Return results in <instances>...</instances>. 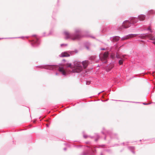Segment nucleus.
Here are the masks:
<instances>
[{
	"label": "nucleus",
	"instance_id": "6e6552de",
	"mask_svg": "<svg viewBox=\"0 0 155 155\" xmlns=\"http://www.w3.org/2000/svg\"><path fill=\"white\" fill-rule=\"evenodd\" d=\"M59 70L60 72H61L63 75H65L66 74V72L63 68L60 67Z\"/></svg>",
	"mask_w": 155,
	"mask_h": 155
},
{
	"label": "nucleus",
	"instance_id": "20e7f679",
	"mask_svg": "<svg viewBox=\"0 0 155 155\" xmlns=\"http://www.w3.org/2000/svg\"><path fill=\"white\" fill-rule=\"evenodd\" d=\"M137 36V35L136 34H130L127 36L126 37L122 39L123 40H124L129 38H130L135 37H136Z\"/></svg>",
	"mask_w": 155,
	"mask_h": 155
},
{
	"label": "nucleus",
	"instance_id": "1a4fd4ad",
	"mask_svg": "<svg viewBox=\"0 0 155 155\" xmlns=\"http://www.w3.org/2000/svg\"><path fill=\"white\" fill-rule=\"evenodd\" d=\"M88 64V61H83L82 62V64L84 68H86Z\"/></svg>",
	"mask_w": 155,
	"mask_h": 155
},
{
	"label": "nucleus",
	"instance_id": "f8f14e48",
	"mask_svg": "<svg viewBox=\"0 0 155 155\" xmlns=\"http://www.w3.org/2000/svg\"><path fill=\"white\" fill-rule=\"evenodd\" d=\"M56 68V66L55 65H49L48 66V69H53Z\"/></svg>",
	"mask_w": 155,
	"mask_h": 155
},
{
	"label": "nucleus",
	"instance_id": "423d86ee",
	"mask_svg": "<svg viewBox=\"0 0 155 155\" xmlns=\"http://www.w3.org/2000/svg\"><path fill=\"white\" fill-rule=\"evenodd\" d=\"M81 36L80 34H77L72 37V39L73 40H76L79 39L81 38Z\"/></svg>",
	"mask_w": 155,
	"mask_h": 155
},
{
	"label": "nucleus",
	"instance_id": "5701e85b",
	"mask_svg": "<svg viewBox=\"0 0 155 155\" xmlns=\"http://www.w3.org/2000/svg\"><path fill=\"white\" fill-rule=\"evenodd\" d=\"M111 57H112V58H113V56L112 55H111Z\"/></svg>",
	"mask_w": 155,
	"mask_h": 155
},
{
	"label": "nucleus",
	"instance_id": "ddd939ff",
	"mask_svg": "<svg viewBox=\"0 0 155 155\" xmlns=\"http://www.w3.org/2000/svg\"><path fill=\"white\" fill-rule=\"evenodd\" d=\"M65 34L67 38H70L71 36L70 34L68 32H65Z\"/></svg>",
	"mask_w": 155,
	"mask_h": 155
},
{
	"label": "nucleus",
	"instance_id": "9b49d317",
	"mask_svg": "<svg viewBox=\"0 0 155 155\" xmlns=\"http://www.w3.org/2000/svg\"><path fill=\"white\" fill-rule=\"evenodd\" d=\"M120 37L118 36H116L114 37L113 39V41L114 42H116L118 41L120 39Z\"/></svg>",
	"mask_w": 155,
	"mask_h": 155
},
{
	"label": "nucleus",
	"instance_id": "9d476101",
	"mask_svg": "<svg viewBox=\"0 0 155 155\" xmlns=\"http://www.w3.org/2000/svg\"><path fill=\"white\" fill-rule=\"evenodd\" d=\"M69 56V54L66 52L62 53L61 54V56L62 57H67Z\"/></svg>",
	"mask_w": 155,
	"mask_h": 155
},
{
	"label": "nucleus",
	"instance_id": "dca6fc26",
	"mask_svg": "<svg viewBox=\"0 0 155 155\" xmlns=\"http://www.w3.org/2000/svg\"><path fill=\"white\" fill-rule=\"evenodd\" d=\"M66 65L68 67H70L71 68H72L71 64H66Z\"/></svg>",
	"mask_w": 155,
	"mask_h": 155
},
{
	"label": "nucleus",
	"instance_id": "4468645a",
	"mask_svg": "<svg viewBox=\"0 0 155 155\" xmlns=\"http://www.w3.org/2000/svg\"><path fill=\"white\" fill-rule=\"evenodd\" d=\"M147 37V35H144V34H143V35H141L140 36V37L142 38H144Z\"/></svg>",
	"mask_w": 155,
	"mask_h": 155
},
{
	"label": "nucleus",
	"instance_id": "7ed1b4c3",
	"mask_svg": "<svg viewBox=\"0 0 155 155\" xmlns=\"http://www.w3.org/2000/svg\"><path fill=\"white\" fill-rule=\"evenodd\" d=\"M108 55L109 53L108 52H104V54L100 57L101 60L102 61H106L108 56Z\"/></svg>",
	"mask_w": 155,
	"mask_h": 155
},
{
	"label": "nucleus",
	"instance_id": "f3484780",
	"mask_svg": "<svg viewBox=\"0 0 155 155\" xmlns=\"http://www.w3.org/2000/svg\"><path fill=\"white\" fill-rule=\"evenodd\" d=\"M147 30H150V32H152V31L151 30V29L150 28V27H148V28L147 29Z\"/></svg>",
	"mask_w": 155,
	"mask_h": 155
},
{
	"label": "nucleus",
	"instance_id": "0eeeda50",
	"mask_svg": "<svg viewBox=\"0 0 155 155\" xmlns=\"http://www.w3.org/2000/svg\"><path fill=\"white\" fill-rule=\"evenodd\" d=\"M147 37L149 38L151 40H155V36L151 34H147Z\"/></svg>",
	"mask_w": 155,
	"mask_h": 155
},
{
	"label": "nucleus",
	"instance_id": "f03ea898",
	"mask_svg": "<svg viewBox=\"0 0 155 155\" xmlns=\"http://www.w3.org/2000/svg\"><path fill=\"white\" fill-rule=\"evenodd\" d=\"M75 66L73 70L74 72H79L83 69V68L81 64L79 62H76L74 64Z\"/></svg>",
	"mask_w": 155,
	"mask_h": 155
},
{
	"label": "nucleus",
	"instance_id": "a211bd4d",
	"mask_svg": "<svg viewBox=\"0 0 155 155\" xmlns=\"http://www.w3.org/2000/svg\"><path fill=\"white\" fill-rule=\"evenodd\" d=\"M146 84H147V85L145 86H147V87H150V84H149L147 82Z\"/></svg>",
	"mask_w": 155,
	"mask_h": 155
},
{
	"label": "nucleus",
	"instance_id": "aec40b11",
	"mask_svg": "<svg viewBox=\"0 0 155 155\" xmlns=\"http://www.w3.org/2000/svg\"><path fill=\"white\" fill-rule=\"evenodd\" d=\"M116 57L117 58H119V55L118 54H117L116 55Z\"/></svg>",
	"mask_w": 155,
	"mask_h": 155
},
{
	"label": "nucleus",
	"instance_id": "4be33fe9",
	"mask_svg": "<svg viewBox=\"0 0 155 155\" xmlns=\"http://www.w3.org/2000/svg\"><path fill=\"white\" fill-rule=\"evenodd\" d=\"M101 50H104L105 49L104 48H103V49H101Z\"/></svg>",
	"mask_w": 155,
	"mask_h": 155
},
{
	"label": "nucleus",
	"instance_id": "39448f33",
	"mask_svg": "<svg viewBox=\"0 0 155 155\" xmlns=\"http://www.w3.org/2000/svg\"><path fill=\"white\" fill-rule=\"evenodd\" d=\"M145 18L146 16L143 15H140L138 17V18L141 21L145 20Z\"/></svg>",
	"mask_w": 155,
	"mask_h": 155
},
{
	"label": "nucleus",
	"instance_id": "6ab92c4d",
	"mask_svg": "<svg viewBox=\"0 0 155 155\" xmlns=\"http://www.w3.org/2000/svg\"><path fill=\"white\" fill-rule=\"evenodd\" d=\"M90 83V81H87L86 83L87 84H89Z\"/></svg>",
	"mask_w": 155,
	"mask_h": 155
},
{
	"label": "nucleus",
	"instance_id": "f257e3e1",
	"mask_svg": "<svg viewBox=\"0 0 155 155\" xmlns=\"http://www.w3.org/2000/svg\"><path fill=\"white\" fill-rule=\"evenodd\" d=\"M135 18H132L130 20V22L129 21H125L123 22L122 25L118 28V29L121 31L124 28H128L130 26L131 23H134L137 22V21H135Z\"/></svg>",
	"mask_w": 155,
	"mask_h": 155
},
{
	"label": "nucleus",
	"instance_id": "412c9836",
	"mask_svg": "<svg viewBox=\"0 0 155 155\" xmlns=\"http://www.w3.org/2000/svg\"><path fill=\"white\" fill-rule=\"evenodd\" d=\"M153 43L155 45V41H154Z\"/></svg>",
	"mask_w": 155,
	"mask_h": 155
},
{
	"label": "nucleus",
	"instance_id": "2eb2a0df",
	"mask_svg": "<svg viewBox=\"0 0 155 155\" xmlns=\"http://www.w3.org/2000/svg\"><path fill=\"white\" fill-rule=\"evenodd\" d=\"M123 60L121 59L119 60V63L120 65H121L123 63Z\"/></svg>",
	"mask_w": 155,
	"mask_h": 155
}]
</instances>
